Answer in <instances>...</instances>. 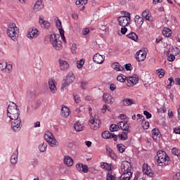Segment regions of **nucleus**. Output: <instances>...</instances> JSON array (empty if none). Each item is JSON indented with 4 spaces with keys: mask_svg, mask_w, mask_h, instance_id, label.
Segmentation results:
<instances>
[{
    "mask_svg": "<svg viewBox=\"0 0 180 180\" xmlns=\"http://www.w3.org/2000/svg\"><path fill=\"white\" fill-rule=\"evenodd\" d=\"M20 115V110L18 108L16 103L9 102L7 108V116L10 119H18Z\"/></svg>",
    "mask_w": 180,
    "mask_h": 180,
    "instance_id": "nucleus-1",
    "label": "nucleus"
},
{
    "mask_svg": "<svg viewBox=\"0 0 180 180\" xmlns=\"http://www.w3.org/2000/svg\"><path fill=\"white\" fill-rule=\"evenodd\" d=\"M156 162L159 167H167L169 164L170 158L165 151H158Z\"/></svg>",
    "mask_w": 180,
    "mask_h": 180,
    "instance_id": "nucleus-2",
    "label": "nucleus"
},
{
    "mask_svg": "<svg viewBox=\"0 0 180 180\" xmlns=\"http://www.w3.org/2000/svg\"><path fill=\"white\" fill-rule=\"evenodd\" d=\"M7 34L11 40H16L19 36V28L16 27V24L12 23L9 25L7 30Z\"/></svg>",
    "mask_w": 180,
    "mask_h": 180,
    "instance_id": "nucleus-3",
    "label": "nucleus"
},
{
    "mask_svg": "<svg viewBox=\"0 0 180 180\" xmlns=\"http://www.w3.org/2000/svg\"><path fill=\"white\" fill-rule=\"evenodd\" d=\"M60 35H56L54 34H51L49 41L50 43L52 44L53 49L57 51H60L61 49H63V42L61 40L58 39Z\"/></svg>",
    "mask_w": 180,
    "mask_h": 180,
    "instance_id": "nucleus-4",
    "label": "nucleus"
},
{
    "mask_svg": "<svg viewBox=\"0 0 180 180\" xmlns=\"http://www.w3.org/2000/svg\"><path fill=\"white\" fill-rule=\"evenodd\" d=\"M117 20L120 26H122V27H126V26H129V25H130L131 20L130 13L127 12L126 15L119 17Z\"/></svg>",
    "mask_w": 180,
    "mask_h": 180,
    "instance_id": "nucleus-5",
    "label": "nucleus"
},
{
    "mask_svg": "<svg viewBox=\"0 0 180 180\" xmlns=\"http://www.w3.org/2000/svg\"><path fill=\"white\" fill-rule=\"evenodd\" d=\"M44 139L46 141L48 142L49 146H51V147H54V146H58V141H57V139L54 138V136H53V134H51V132L48 131L46 134H45Z\"/></svg>",
    "mask_w": 180,
    "mask_h": 180,
    "instance_id": "nucleus-6",
    "label": "nucleus"
},
{
    "mask_svg": "<svg viewBox=\"0 0 180 180\" xmlns=\"http://www.w3.org/2000/svg\"><path fill=\"white\" fill-rule=\"evenodd\" d=\"M142 171L143 174L150 176V178H154L155 176V174L153 172V169H151V167L148 166V164L143 163L142 167Z\"/></svg>",
    "mask_w": 180,
    "mask_h": 180,
    "instance_id": "nucleus-7",
    "label": "nucleus"
},
{
    "mask_svg": "<svg viewBox=\"0 0 180 180\" xmlns=\"http://www.w3.org/2000/svg\"><path fill=\"white\" fill-rule=\"evenodd\" d=\"M11 120H14L11 122V129H13V131H19L20 130V124L22 123V120L18 117L15 119H11Z\"/></svg>",
    "mask_w": 180,
    "mask_h": 180,
    "instance_id": "nucleus-8",
    "label": "nucleus"
},
{
    "mask_svg": "<svg viewBox=\"0 0 180 180\" xmlns=\"http://www.w3.org/2000/svg\"><path fill=\"white\" fill-rule=\"evenodd\" d=\"M89 122L91 124H94V126L91 127V130H98V129L101 127V120L98 119V116L95 115Z\"/></svg>",
    "mask_w": 180,
    "mask_h": 180,
    "instance_id": "nucleus-9",
    "label": "nucleus"
},
{
    "mask_svg": "<svg viewBox=\"0 0 180 180\" xmlns=\"http://www.w3.org/2000/svg\"><path fill=\"white\" fill-rule=\"evenodd\" d=\"M93 61L96 64H103V61H105V56L97 53L93 56Z\"/></svg>",
    "mask_w": 180,
    "mask_h": 180,
    "instance_id": "nucleus-10",
    "label": "nucleus"
},
{
    "mask_svg": "<svg viewBox=\"0 0 180 180\" xmlns=\"http://www.w3.org/2000/svg\"><path fill=\"white\" fill-rule=\"evenodd\" d=\"M147 57V52L146 51L140 50L139 51L136 52V60L139 62L144 61Z\"/></svg>",
    "mask_w": 180,
    "mask_h": 180,
    "instance_id": "nucleus-11",
    "label": "nucleus"
},
{
    "mask_svg": "<svg viewBox=\"0 0 180 180\" xmlns=\"http://www.w3.org/2000/svg\"><path fill=\"white\" fill-rule=\"evenodd\" d=\"M139 82V77L136 76L129 77L127 79V85L128 86H133L134 85H136Z\"/></svg>",
    "mask_w": 180,
    "mask_h": 180,
    "instance_id": "nucleus-12",
    "label": "nucleus"
},
{
    "mask_svg": "<svg viewBox=\"0 0 180 180\" xmlns=\"http://www.w3.org/2000/svg\"><path fill=\"white\" fill-rule=\"evenodd\" d=\"M39 36V30L36 28H30L28 32V39H36Z\"/></svg>",
    "mask_w": 180,
    "mask_h": 180,
    "instance_id": "nucleus-13",
    "label": "nucleus"
},
{
    "mask_svg": "<svg viewBox=\"0 0 180 180\" xmlns=\"http://www.w3.org/2000/svg\"><path fill=\"white\" fill-rule=\"evenodd\" d=\"M131 165L129 162H122L121 163V171L122 172H126L127 171H131Z\"/></svg>",
    "mask_w": 180,
    "mask_h": 180,
    "instance_id": "nucleus-14",
    "label": "nucleus"
},
{
    "mask_svg": "<svg viewBox=\"0 0 180 180\" xmlns=\"http://www.w3.org/2000/svg\"><path fill=\"white\" fill-rule=\"evenodd\" d=\"M56 27H58L61 39L63 41H65V37L64 36V30H63V26L61 24V20H60L59 19H58V20L56 21Z\"/></svg>",
    "mask_w": 180,
    "mask_h": 180,
    "instance_id": "nucleus-15",
    "label": "nucleus"
},
{
    "mask_svg": "<svg viewBox=\"0 0 180 180\" xmlns=\"http://www.w3.org/2000/svg\"><path fill=\"white\" fill-rule=\"evenodd\" d=\"M59 67L62 71H67L70 68V64L65 60L60 59L58 60Z\"/></svg>",
    "mask_w": 180,
    "mask_h": 180,
    "instance_id": "nucleus-16",
    "label": "nucleus"
},
{
    "mask_svg": "<svg viewBox=\"0 0 180 180\" xmlns=\"http://www.w3.org/2000/svg\"><path fill=\"white\" fill-rule=\"evenodd\" d=\"M103 99L106 102V103H108L110 105H112L113 102H115V98L113 97H111V96L108 93H104L103 95Z\"/></svg>",
    "mask_w": 180,
    "mask_h": 180,
    "instance_id": "nucleus-17",
    "label": "nucleus"
},
{
    "mask_svg": "<svg viewBox=\"0 0 180 180\" xmlns=\"http://www.w3.org/2000/svg\"><path fill=\"white\" fill-rule=\"evenodd\" d=\"M74 79H75V76H74V73L72 72H69L65 79L63 81L68 82V84H72L74 82Z\"/></svg>",
    "mask_w": 180,
    "mask_h": 180,
    "instance_id": "nucleus-18",
    "label": "nucleus"
},
{
    "mask_svg": "<svg viewBox=\"0 0 180 180\" xmlns=\"http://www.w3.org/2000/svg\"><path fill=\"white\" fill-rule=\"evenodd\" d=\"M49 86L51 91H57V82L54 79H49Z\"/></svg>",
    "mask_w": 180,
    "mask_h": 180,
    "instance_id": "nucleus-19",
    "label": "nucleus"
},
{
    "mask_svg": "<svg viewBox=\"0 0 180 180\" xmlns=\"http://www.w3.org/2000/svg\"><path fill=\"white\" fill-rule=\"evenodd\" d=\"M63 162L68 167H72L74 165V160L68 155L64 157Z\"/></svg>",
    "mask_w": 180,
    "mask_h": 180,
    "instance_id": "nucleus-20",
    "label": "nucleus"
},
{
    "mask_svg": "<svg viewBox=\"0 0 180 180\" xmlns=\"http://www.w3.org/2000/svg\"><path fill=\"white\" fill-rule=\"evenodd\" d=\"M60 115L62 117H68L70 116V108L63 105L61 109Z\"/></svg>",
    "mask_w": 180,
    "mask_h": 180,
    "instance_id": "nucleus-21",
    "label": "nucleus"
},
{
    "mask_svg": "<svg viewBox=\"0 0 180 180\" xmlns=\"http://www.w3.org/2000/svg\"><path fill=\"white\" fill-rule=\"evenodd\" d=\"M122 103L123 106H131V105H135L136 103L131 98H125L122 100Z\"/></svg>",
    "mask_w": 180,
    "mask_h": 180,
    "instance_id": "nucleus-22",
    "label": "nucleus"
},
{
    "mask_svg": "<svg viewBox=\"0 0 180 180\" xmlns=\"http://www.w3.org/2000/svg\"><path fill=\"white\" fill-rule=\"evenodd\" d=\"M43 1L37 0L34 6V11H36V12H37V11H41V9H43Z\"/></svg>",
    "mask_w": 180,
    "mask_h": 180,
    "instance_id": "nucleus-23",
    "label": "nucleus"
},
{
    "mask_svg": "<svg viewBox=\"0 0 180 180\" xmlns=\"http://www.w3.org/2000/svg\"><path fill=\"white\" fill-rule=\"evenodd\" d=\"M39 23L41 27H44V29H49V27H50V22L44 20L41 17H39Z\"/></svg>",
    "mask_w": 180,
    "mask_h": 180,
    "instance_id": "nucleus-24",
    "label": "nucleus"
},
{
    "mask_svg": "<svg viewBox=\"0 0 180 180\" xmlns=\"http://www.w3.org/2000/svg\"><path fill=\"white\" fill-rule=\"evenodd\" d=\"M74 129L76 130V131H82L84 130V125L82 124L81 122L77 121L75 124H74Z\"/></svg>",
    "mask_w": 180,
    "mask_h": 180,
    "instance_id": "nucleus-25",
    "label": "nucleus"
},
{
    "mask_svg": "<svg viewBox=\"0 0 180 180\" xmlns=\"http://www.w3.org/2000/svg\"><path fill=\"white\" fill-rule=\"evenodd\" d=\"M134 22L136 26H142L143 23H144V18L140 17V15H136Z\"/></svg>",
    "mask_w": 180,
    "mask_h": 180,
    "instance_id": "nucleus-26",
    "label": "nucleus"
},
{
    "mask_svg": "<svg viewBox=\"0 0 180 180\" xmlns=\"http://www.w3.org/2000/svg\"><path fill=\"white\" fill-rule=\"evenodd\" d=\"M36 91H28L27 92V98L28 101H32V99H34L36 98Z\"/></svg>",
    "mask_w": 180,
    "mask_h": 180,
    "instance_id": "nucleus-27",
    "label": "nucleus"
},
{
    "mask_svg": "<svg viewBox=\"0 0 180 180\" xmlns=\"http://www.w3.org/2000/svg\"><path fill=\"white\" fill-rule=\"evenodd\" d=\"M101 167L103 168V169H105V171H112V165L108 163L101 162Z\"/></svg>",
    "mask_w": 180,
    "mask_h": 180,
    "instance_id": "nucleus-28",
    "label": "nucleus"
},
{
    "mask_svg": "<svg viewBox=\"0 0 180 180\" xmlns=\"http://www.w3.org/2000/svg\"><path fill=\"white\" fill-rule=\"evenodd\" d=\"M112 134V133H111L109 131H104L103 132H102L101 136L103 139H111Z\"/></svg>",
    "mask_w": 180,
    "mask_h": 180,
    "instance_id": "nucleus-29",
    "label": "nucleus"
},
{
    "mask_svg": "<svg viewBox=\"0 0 180 180\" xmlns=\"http://www.w3.org/2000/svg\"><path fill=\"white\" fill-rule=\"evenodd\" d=\"M162 34L165 37H169L172 34V31L169 28H164L162 31Z\"/></svg>",
    "mask_w": 180,
    "mask_h": 180,
    "instance_id": "nucleus-30",
    "label": "nucleus"
},
{
    "mask_svg": "<svg viewBox=\"0 0 180 180\" xmlns=\"http://www.w3.org/2000/svg\"><path fill=\"white\" fill-rule=\"evenodd\" d=\"M112 68L113 70H115V71H123L124 68L122 67H120V65H119V63H115L112 65Z\"/></svg>",
    "mask_w": 180,
    "mask_h": 180,
    "instance_id": "nucleus-31",
    "label": "nucleus"
},
{
    "mask_svg": "<svg viewBox=\"0 0 180 180\" xmlns=\"http://www.w3.org/2000/svg\"><path fill=\"white\" fill-rule=\"evenodd\" d=\"M106 150L108 152V154H109L110 157L112 160H116V155L115 154V152L113 151V150H112V148H109L108 149V146H106Z\"/></svg>",
    "mask_w": 180,
    "mask_h": 180,
    "instance_id": "nucleus-32",
    "label": "nucleus"
},
{
    "mask_svg": "<svg viewBox=\"0 0 180 180\" xmlns=\"http://www.w3.org/2000/svg\"><path fill=\"white\" fill-rule=\"evenodd\" d=\"M120 127L119 124H111L110 126V131L113 132V131H119Z\"/></svg>",
    "mask_w": 180,
    "mask_h": 180,
    "instance_id": "nucleus-33",
    "label": "nucleus"
},
{
    "mask_svg": "<svg viewBox=\"0 0 180 180\" xmlns=\"http://www.w3.org/2000/svg\"><path fill=\"white\" fill-rule=\"evenodd\" d=\"M18 152L17 153H13L12 155H11V164H16L18 162Z\"/></svg>",
    "mask_w": 180,
    "mask_h": 180,
    "instance_id": "nucleus-34",
    "label": "nucleus"
},
{
    "mask_svg": "<svg viewBox=\"0 0 180 180\" xmlns=\"http://www.w3.org/2000/svg\"><path fill=\"white\" fill-rule=\"evenodd\" d=\"M128 39H131V40H134L136 41L139 39V37H137V34L134 32H131L127 35Z\"/></svg>",
    "mask_w": 180,
    "mask_h": 180,
    "instance_id": "nucleus-35",
    "label": "nucleus"
},
{
    "mask_svg": "<svg viewBox=\"0 0 180 180\" xmlns=\"http://www.w3.org/2000/svg\"><path fill=\"white\" fill-rule=\"evenodd\" d=\"M39 149L41 153H45L46 150H47V143H43L42 144L39 145Z\"/></svg>",
    "mask_w": 180,
    "mask_h": 180,
    "instance_id": "nucleus-36",
    "label": "nucleus"
},
{
    "mask_svg": "<svg viewBox=\"0 0 180 180\" xmlns=\"http://www.w3.org/2000/svg\"><path fill=\"white\" fill-rule=\"evenodd\" d=\"M117 148L119 153H120L121 154H123V152L124 151V150H126V146H124L122 143H119L117 145Z\"/></svg>",
    "mask_w": 180,
    "mask_h": 180,
    "instance_id": "nucleus-37",
    "label": "nucleus"
},
{
    "mask_svg": "<svg viewBox=\"0 0 180 180\" xmlns=\"http://www.w3.org/2000/svg\"><path fill=\"white\" fill-rule=\"evenodd\" d=\"M117 124L120 129H121L122 130H123V129H124V127H126L127 126H129V124H127V122L126 121L119 122Z\"/></svg>",
    "mask_w": 180,
    "mask_h": 180,
    "instance_id": "nucleus-38",
    "label": "nucleus"
},
{
    "mask_svg": "<svg viewBox=\"0 0 180 180\" xmlns=\"http://www.w3.org/2000/svg\"><path fill=\"white\" fill-rule=\"evenodd\" d=\"M141 126L144 129V130H147L148 127H150V122L146 121V119L142 121Z\"/></svg>",
    "mask_w": 180,
    "mask_h": 180,
    "instance_id": "nucleus-39",
    "label": "nucleus"
},
{
    "mask_svg": "<svg viewBox=\"0 0 180 180\" xmlns=\"http://www.w3.org/2000/svg\"><path fill=\"white\" fill-rule=\"evenodd\" d=\"M167 84H167V89H169V86H172V85L175 84V80L174 81V77H169L168 79Z\"/></svg>",
    "mask_w": 180,
    "mask_h": 180,
    "instance_id": "nucleus-40",
    "label": "nucleus"
},
{
    "mask_svg": "<svg viewBox=\"0 0 180 180\" xmlns=\"http://www.w3.org/2000/svg\"><path fill=\"white\" fill-rule=\"evenodd\" d=\"M84 64H85V60L81 59L80 60L77 62V68H82V67H84Z\"/></svg>",
    "mask_w": 180,
    "mask_h": 180,
    "instance_id": "nucleus-41",
    "label": "nucleus"
},
{
    "mask_svg": "<svg viewBox=\"0 0 180 180\" xmlns=\"http://www.w3.org/2000/svg\"><path fill=\"white\" fill-rule=\"evenodd\" d=\"M68 86H70V83L65 82V80L62 82L61 89L66 90L68 89Z\"/></svg>",
    "mask_w": 180,
    "mask_h": 180,
    "instance_id": "nucleus-42",
    "label": "nucleus"
},
{
    "mask_svg": "<svg viewBox=\"0 0 180 180\" xmlns=\"http://www.w3.org/2000/svg\"><path fill=\"white\" fill-rule=\"evenodd\" d=\"M5 70H6V72H7V74H10V72H12V64L6 63Z\"/></svg>",
    "mask_w": 180,
    "mask_h": 180,
    "instance_id": "nucleus-43",
    "label": "nucleus"
},
{
    "mask_svg": "<svg viewBox=\"0 0 180 180\" xmlns=\"http://www.w3.org/2000/svg\"><path fill=\"white\" fill-rule=\"evenodd\" d=\"M106 180H116V177L112 174V172H108L107 174Z\"/></svg>",
    "mask_w": 180,
    "mask_h": 180,
    "instance_id": "nucleus-44",
    "label": "nucleus"
},
{
    "mask_svg": "<svg viewBox=\"0 0 180 180\" xmlns=\"http://www.w3.org/2000/svg\"><path fill=\"white\" fill-rule=\"evenodd\" d=\"M172 153L174 155H176L177 157H179L180 150H179L176 148H173L172 149Z\"/></svg>",
    "mask_w": 180,
    "mask_h": 180,
    "instance_id": "nucleus-45",
    "label": "nucleus"
},
{
    "mask_svg": "<svg viewBox=\"0 0 180 180\" xmlns=\"http://www.w3.org/2000/svg\"><path fill=\"white\" fill-rule=\"evenodd\" d=\"M87 4H88V0L76 1V5H86Z\"/></svg>",
    "mask_w": 180,
    "mask_h": 180,
    "instance_id": "nucleus-46",
    "label": "nucleus"
},
{
    "mask_svg": "<svg viewBox=\"0 0 180 180\" xmlns=\"http://www.w3.org/2000/svg\"><path fill=\"white\" fill-rule=\"evenodd\" d=\"M157 72H158V74H159L160 78H162V77H164V75H165V70H164L162 69L158 70Z\"/></svg>",
    "mask_w": 180,
    "mask_h": 180,
    "instance_id": "nucleus-47",
    "label": "nucleus"
},
{
    "mask_svg": "<svg viewBox=\"0 0 180 180\" xmlns=\"http://www.w3.org/2000/svg\"><path fill=\"white\" fill-rule=\"evenodd\" d=\"M89 168H88V165H83L82 166V172H84V174H88V172H89Z\"/></svg>",
    "mask_w": 180,
    "mask_h": 180,
    "instance_id": "nucleus-48",
    "label": "nucleus"
},
{
    "mask_svg": "<svg viewBox=\"0 0 180 180\" xmlns=\"http://www.w3.org/2000/svg\"><path fill=\"white\" fill-rule=\"evenodd\" d=\"M73 98L75 99V102L77 103H79V102H81V97H79V95L73 94Z\"/></svg>",
    "mask_w": 180,
    "mask_h": 180,
    "instance_id": "nucleus-49",
    "label": "nucleus"
},
{
    "mask_svg": "<svg viewBox=\"0 0 180 180\" xmlns=\"http://www.w3.org/2000/svg\"><path fill=\"white\" fill-rule=\"evenodd\" d=\"M143 115L146 116V119H151V117H153V115L147 110L143 111Z\"/></svg>",
    "mask_w": 180,
    "mask_h": 180,
    "instance_id": "nucleus-50",
    "label": "nucleus"
},
{
    "mask_svg": "<svg viewBox=\"0 0 180 180\" xmlns=\"http://www.w3.org/2000/svg\"><path fill=\"white\" fill-rule=\"evenodd\" d=\"M117 80L120 82H124V81H126V76L119 75L117 77Z\"/></svg>",
    "mask_w": 180,
    "mask_h": 180,
    "instance_id": "nucleus-51",
    "label": "nucleus"
},
{
    "mask_svg": "<svg viewBox=\"0 0 180 180\" xmlns=\"http://www.w3.org/2000/svg\"><path fill=\"white\" fill-rule=\"evenodd\" d=\"M71 51H72V54L77 53V44H72V47H71Z\"/></svg>",
    "mask_w": 180,
    "mask_h": 180,
    "instance_id": "nucleus-52",
    "label": "nucleus"
},
{
    "mask_svg": "<svg viewBox=\"0 0 180 180\" xmlns=\"http://www.w3.org/2000/svg\"><path fill=\"white\" fill-rule=\"evenodd\" d=\"M6 64H7V63L5 61L0 63V70L1 71H4V70H5L6 67Z\"/></svg>",
    "mask_w": 180,
    "mask_h": 180,
    "instance_id": "nucleus-53",
    "label": "nucleus"
},
{
    "mask_svg": "<svg viewBox=\"0 0 180 180\" xmlns=\"http://www.w3.org/2000/svg\"><path fill=\"white\" fill-rule=\"evenodd\" d=\"M152 134L153 136H158V134H160V129H158V128H154L152 130Z\"/></svg>",
    "mask_w": 180,
    "mask_h": 180,
    "instance_id": "nucleus-54",
    "label": "nucleus"
},
{
    "mask_svg": "<svg viewBox=\"0 0 180 180\" xmlns=\"http://www.w3.org/2000/svg\"><path fill=\"white\" fill-rule=\"evenodd\" d=\"M118 136H120V139L122 140V141H124L127 140V139H129L128 136H124L122 135V134H118Z\"/></svg>",
    "mask_w": 180,
    "mask_h": 180,
    "instance_id": "nucleus-55",
    "label": "nucleus"
},
{
    "mask_svg": "<svg viewBox=\"0 0 180 180\" xmlns=\"http://www.w3.org/2000/svg\"><path fill=\"white\" fill-rule=\"evenodd\" d=\"M82 165H83L82 163H77L76 165V169H77V171H79V172L82 171Z\"/></svg>",
    "mask_w": 180,
    "mask_h": 180,
    "instance_id": "nucleus-56",
    "label": "nucleus"
},
{
    "mask_svg": "<svg viewBox=\"0 0 180 180\" xmlns=\"http://www.w3.org/2000/svg\"><path fill=\"white\" fill-rule=\"evenodd\" d=\"M125 70H127V71H131V70H133V67H131V64L130 63L126 64Z\"/></svg>",
    "mask_w": 180,
    "mask_h": 180,
    "instance_id": "nucleus-57",
    "label": "nucleus"
},
{
    "mask_svg": "<svg viewBox=\"0 0 180 180\" xmlns=\"http://www.w3.org/2000/svg\"><path fill=\"white\" fill-rule=\"evenodd\" d=\"M168 61L172 62L174 60H175V56L174 55H170L167 57Z\"/></svg>",
    "mask_w": 180,
    "mask_h": 180,
    "instance_id": "nucleus-58",
    "label": "nucleus"
},
{
    "mask_svg": "<svg viewBox=\"0 0 180 180\" xmlns=\"http://www.w3.org/2000/svg\"><path fill=\"white\" fill-rule=\"evenodd\" d=\"M86 85H88V82H82L81 83V88H82V89H86Z\"/></svg>",
    "mask_w": 180,
    "mask_h": 180,
    "instance_id": "nucleus-59",
    "label": "nucleus"
},
{
    "mask_svg": "<svg viewBox=\"0 0 180 180\" xmlns=\"http://www.w3.org/2000/svg\"><path fill=\"white\" fill-rule=\"evenodd\" d=\"M32 164L34 167L39 165V160L37 159H33Z\"/></svg>",
    "mask_w": 180,
    "mask_h": 180,
    "instance_id": "nucleus-60",
    "label": "nucleus"
},
{
    "mask_svg": "<svg viewBox=\"0 0 180 180\" xmlns=\"http://www.w3.org/2000/svg\"><path fill=\"white\" fill-rule=\"evenodd\" d=\"M121 33L122 34H124L125 33H127V28L126 27H122L121 28Z\"/></svg>",
    "mask_w": 180,
    "mask_h": 180,
    "instance_id": "nucleus-61",
    "label": "nucleus"
},
{
    "mask_svg": "<svg viewBox=\"0 0 180 180\" xmlns=\"http://www.w3.org/2000/svg\"><path fill=\"white\" fill-rule=\"evenodd\" d=\"M174 133H175V134H180V127L179 128H174Z\"/></svg>",
    "mask_w": 180,
    "mask_h": 180,
    "instance_id": "nucleus-62",
    "label": "nucleus"
},
{
    "mask_svg": "<svg viewBox=\"0 0 180 180\" xmlns=\"http://www.w3.org/2000/svg\"><path fill=\"white\" fill-rule=\"evenodd\" d=\"M174 180H180V173H177L175 176H174Z\"/></svg>",
    "mask_w": 180,
    "mask_h": 180,
    "instance_id": "nucleus-63",
    "label": "nucleus"
},
{
    "mask_svg": "<svg viewBox=\"0 0 180 180\" xmlns=\"http://www.w3.org/2000/svg\"><path fill=\"white\" fill-rule=\"evenodd\" d=\"M174 82H175L176 85H179L180 86V78H176L174 79Z\"/></svg>",
    "mask_w": 180,
    "mask_h": 180,
    "instance_id": "nucleus-64",
    "label": "nucleus"
}]
</instances>
